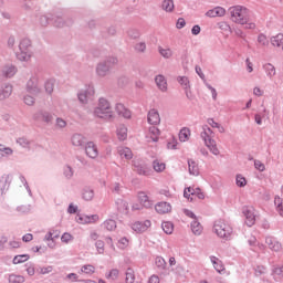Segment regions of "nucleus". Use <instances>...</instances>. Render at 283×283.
I'll return each mask as SVG.
<instances>
[{
	"label": "nucleus",
	"mask_w": 283,
	"mask_h": 283,
	"mask_svg": "<svg viewBox=\"0 0 283 283\" xmlns=\"http://www.w3.org/2000/svg\"><path fill=\"white\" fill-rule=\"evenodd\" d=\"M229 14L232 23L243 25L245 30H255L258 28L255 20H253V12L244 6L230 7Z\"/></svg>",
	"instance_id": "f257e3e1"
},
{
	"label": "nucleus",
	"mask_w": 283,
	"mask_h": 283,
	"mask_svg": "<svg viewBox=\"0 0 283 283\" xmlns=\"http://www.w3.org/2000/svg\"><path fill=\"white\" fill-rule=\"evenodd\" d=\"M213 231L218 238L223 240H229L233 235V227L224 219H219L214 222Z\"/></svg>",
	"instance_id": "f03ea898"
},
{
	"label": "nucleus",
	"mask_w": 283,
	"mask_h": 283,
	"mask_svg": "<svg viewBox=\"0 0 283 283\" xmlns=\"http://www.w3.org/2000/svg\"><path fill=\"white\" fill-rule=\"evenodd\" d=\"M94 116L97 118H104V120H109L114 118V111H112V105L105 98H101L98 105L94 111Z\"/></svg>",
	"instance_id": "7ed1b4c3"
},
{
	"label": "nucleus",
	"mask_w": 283,
	"mask_h": 283,
	"mask_svg": "<svg viewBox=\"0 0 283 283\" xmlns=\"http://www.w3.org/2000/svg\"><path fill=\"white\" fill-rule=\"evenodd\" d=\"M19 52H17V59L19 61H30L32 59V45L29 39H23L19 45Z\"/></svg>",
	"instance_id": "20e7f679"
},
{
	"label": "nucleus",
	"mask_w": 283,
	"mask_h": 283,
	"mask_svg": "<svg viewBox=\"0 0 283 283\" xmlns=\"http://www.w3.org/2000/svg\"><path fill=\"white\" fill-rule=\"evenodd\" d=\"M137 200L139 205H133V211H140L143 207H145L146 209H149V207L154 205L151 199H149V196L143 191L137 193Z\"/></svg>",
	"instance_id": "39448f33"
},
{
	"label": "nucleus",
	"mask_w": 283,
	"mask_h": 283,
	"mask_svg": "<svg viewBox=\"0 0 283 283\" xmlns=\"http://www.w3.org/2000/svg\"><path fill=\"white\" fill-rule=\"evenodd\" d=\"M242 213L245 218V224L248 227H253V224H255V220L258 218V214H255V208L253 206H247L243 208Z\"/></svg>",
	"instance_id": "423d86ee"
},
{
	"label": "nucleus",
	"mask_w": 283,
	"mask_h": 283,
	"mask_svg": "<svg viewBox=\"0 0 283 283\" xmlns=\"http://www.w3.org/2000/svg\"><path fill=\"white\" fill-rule=\"evenodd\" d=\"M185 198L188 200H193V198H199V200H205V192L200 188H187L184 191Z\"/></svg>",
	"instance_id": "0eeeda50"
},
{
	"label": "nucleus",
	"mask_w": 283,
	"mask_h": 283,
	"mask_svg": "<svg viewBox=\"0 0 283 283\" xmlns=\"http://www.w3.org/2000/svg\"><path fill=\"white\" fill-rule=\"evenodd\" d=\"M99 220H101V217H98V214H92V216L77 214L76 217V222H78V224H94Z\"/></svg>",
	"instance_id": "6e6552de"
},
{
	"label": "nucleus",
	"mask_w": 283,
	"mask_h": 283,
	"mask_svg": "<svg viewBox=\"0 0 283 283\" xmlns=\"http://www.w3.org/2000/svg\"><path fill=\"white\" fill-rule=\"evenodd\" d=\"M150 227H151V221H149V220L135 221L132 224V229H133V231H135V233H145V231L150 229Z\"/></svg>",
	"instance_id": "1a4fd4ad"
},
{
	"label": "nucleus",
	"mask_w": 283,
	"mask_h": 283,
	"mask_svg": "<svg viewBox=\"0 0 283 283\" xmlns=\"http://www.w3.org/2000/svg\"><path fill=\"white\" fill-rule=\"evenodd\" d=\"M84 151L88 158H98V146L94 142H88L84 146Z\"/></svg>",
	"instance_id": "9d476101"
},
{
	"label": "nucleus",
	"mask_w": 283,
	"mask_h": 283,
	"mask_svg": "<svg viewBox=\"0 0 283 283\" xmlns=\"http://www.w3.org/2000/svg\"><path fill=\"white\" fill-rule=\"evenodd\" d=\"M227 14V9L223 7H214L206 12V17L209 19H216V17H224Z\"/></svg>",
	"instance_id": "9b49d317"
},
{
	"label": "nucleus",
	"mask_w": 283,
	"mask_h": 283,
	"mask_svg": "<svg viewBox=\"0 0 283 283\" xmlns=\"http://www.w3.org/2000/svg\"><path fill=\"white\" fill-rule=\"evenodd\" d=\"M265 243L268 244L269 249H271V251H282V243H280V241L273 237H268L265 239Z\"/></svg>",
	"instance_id": "f8f14e48"
},
{
	"label": "nucleus",
	"mask_w": 283,
	"mask_h": 283,
	"mask_svg": "<svg viewBox=\"0 0 283 283\" xmlns=\"http://www.w3.org/2000/svg\"><path fill=\"white\" fill-rule=\"evenodd\" d=\"M155 210L157 211V213H171V203L169 202H159L155 206Z\"/></svg>",
	"instance_id": "ddd939ff"
},
{
	"label": "nucleus",
	"mask_w": 283,
	"mask_h": 283,
	"mask_svg": "<svg viewBox=\"0 0 283 283\" xmlns=\"http://www.w3.org/2000/svg\"><path fill=\"white\" fill-rule=\"evenodd\" d=\"M159 136H160V130L158 129V127L153 126L148 129V133H147L148 143H150V140L153 143H157Z\"/></svg>",
	"instance_id": "4468645a"
},
{
	"label": "nucleus",
	"mask_w": 283,
	"mask_h": 283,
	"mask_svg": "<svg viewBox=\"0 0 283 283\" xmlns=\"http://www.w3.org/2000/svg\"><path fill=\"white\" fill-rule=\"evenodd\" d=\"M148 123L150 125H160V114H158V111H156V109L149 111Z\"/></svg>",
	"instance_id": "2eb2a0df"
},
{
	"label": "nucleus",
	"mask_w": 283,
	"mask_h": 283,
	"mask_svg": "<svg viewBox=\"0 0 283 283\" xmlns=\"http://www.w3.org/2000/svg\"><path fill=\"white\" fill-rule=\"evenodd\" d=\"M118 155L120 158H125V160H132V158H134V153L128 147H119Z\"/></svg>",
	"instance_id": "dca6fc26"
},
{
	"label": "nucleus",
	"mask_w": 283,
	"mask_h": 283,
	"mask_svg": "<svg viewBox=\"0 0 283 283\" xmlns=\"http://www.w3.org/2000/svg\"><path fill=\"white\" fill-rule=\"evenodd\" d=\"M116 112L118 116H122V118H132V112L127 109L123 104L116 105Z\"/></svg>",
	"instance_id": "f3484780"
},
{
	"label": "nucleus",
	"mask_w": 283,
	"mask_h": 283,
	"mask_svg": "<svg viewBox=\"0 0 283 283\" xmlns=\"http://www.w3.org/2000/svg\"><path fill=\"white\" fill-rule=\"evenodd\" d=\"M270 43H271V45H273V48H281V50L283 51V34L279 33V34L272 36L270 39Z\"/></svg>",
	"instance_id": "a211bd4d"
},
{
	"label": "nucleus",
	"mask_w": 283,
	"mask_h": 283,
	"mask_svg": "<svg viewBox=\"0 0 283 283\" xmlns=\"http://www.w3.org/2000/svg\"><path fill=\"white\" fill-rule=\"evenodd\" d=\"M115 205L119 213H127L129 211V203L123 199H118Z\"/></svg>",
	"instance_id": "6ab92c4d"
},
{
	"label": "nucleus",
	"mask_w": 283,
	"mask_h": 283,
	"mask_svg": "<svg viewBox=\"0 0 283 283\" xmlns=\"http://www.w3.org/2000/svg\"><path fill=\"white\" fill-rule=\"evenodd\" d=\"M155 83L161 92H167V80L165 78V76L157 75L155 77Z\"/></svg>",
	"instance_id": "aec40b11"
},
{
	"label": "nucleus",
	"mask_w": 283,
	"mask_h": 283,
	"mask_svg": "<svg viewBox=\"0 0 283 283\" xmlns=\"http://www.w3.org/2000/svg\"><path fill=\"white\" fill-rule=\"evenodd\" d=\"M28 94H39V83L36 80H30L27 84Z\"/></svg>",
	"instance_id": "412c9836"
},
{
	"label": "nucleus",
	"mask_w": 283,
	"mask_h": 283,
	"mask_svg": "<svg viewBox=\"0 0 283 283\" xmlns=\"http://www.w3.org/2000/svg\"><path fill=\"white\" fill-rule=\"evenodd\" d=\"M71 143L73 147H82L85 143V137H83L81 134H75L72 136Z\"/></svg>",
	"instance_id": "4be33fe9"
},
{
	"label": "nucleus",
	"mask_w": 283,
	"mask_h": 283,
	"mask_svg": "<svg viewBox=\"0 0 283 283\" xmlns=\"http://www.w3.org/2000/svg\"><path fill=\"white\" fill-rule=\"evenodd\" d=\"M191 138V129L184 127L179 132V140L180 143H187Z\"/></svg>",
	"instance_id": "5701e85b"
},
{
	"label": "nucleus",
	"mask_w": 283,
	"mask_h": 283,
	"mask_svg": "<svg viewBox=\"0 0 283 283\" xmlns=\"http://www.w3.org/2000/svg\"><path fill=\"white\" fill-rule=\"evenodd\" d=\"M153 169L157 174H163V171H165L167 169V164L163 163L161 160L156 159L153 161Z\"/></svg>",
	"instance_id": "b1692460"
},
{
	"label": "nucleus",
	"mask_w": 283,
	"mask_h": 283,
	"mask_svg": "<svg viewBox=\"0 0 283 283\" xmlns=\"http://www.w3.org/2000/svg\"><path fill=\"white\" fill-rule=\"evenodd\" d=\"M263 70L268 76V78H273L276 74L275 66L271 63L263 64Z\"/></svg>",
	"instance_id": "393cba45"
},
{
	"label": "nucleus",
	"mask_w": 283,
	"mask_h": 283,
	"mask_svg": "<svg viewBox=\"0 0 283 283\" xmlns=\"http://www.w3.org/2000/svg\"><path fill=\"white\" fill-rule=\"evenodd\" d=\"M188 169L191 176H199L200 174V168H198V164L193 159L188 160Z\"/></svg>",
	"instance_id": "a878e982"
},
{
	"label": "nucleus",
	"mask_w": 283,
	"mask_h": 283,
	"mask_svg": "<svg viewBox=\"0 0 283 283\" xmlns=\"http://www.w3.org/2000/svg\"><path fill=\"white\" fill-rule=\"evenodd\" d=\"M206 143V147H208V149L214 155V156H219L220 155V150L218 149V145L216 144V140L213 139H208Z\"/></svg>",
	"instance_id": "bb28decb"
},
{
	"label": "nucleus",
	"mask_w": 283,
	"mask_h": 283,
	"mask_svg": "<svg viewBox=\"0 0 283 283\" xmlns=\"http://www.w3.org/2000/svg\"><path fill=\"white\" fill-rule=\"evenodd\" d=\"M190 227H191V231L195 235H201L202 234L203 228H202V224L199 223L198 219L193 220L191 222Z\"/></svg>",
	"instance_id": "cd10ccee"
},
{
	"label": "nucleus",
	"mask_w": 283,
	"mask_h": 283,
	"mask_svg": "<svg viewBox=\"0 0 283 283\" xmlns=\"http://www.w3.org/2000/svg\"><path fill=\"white\" fill-rule=\"evenodd\" d=\"M210 260L218 273L224 272V264H222V261L220 259L211 256Z\"/></svg>",
	"instance_id": "c85d7f7f"
},
{
	"label": "nucleus",
	"mask_w": 283,
	"mask_h": 283,
	"mask_svg": "<svg viewBox=\"0 0 283 283\" xmlns=\"http://www.w3.org/2000/svg\"><path fill=\"white\" fill-rule=\"evenodd\" d=\"M92 96H94V88H90L88 92L80 93L78 101L81 103H87V101H90V98H92Z\"/></svg>",
	"instance_id": "c756f323"
},
{
	"label": "nucleus",
	"mask_w": 283,
	"mask_h": 283,
	"mask_svg": "<svg viewBox=\"0 0 283 283\" xmlns=\"http://www.w3.org/2000/svg\"><path fill=\"white\" fill-rule=\"evenodd\" d=\"M82 198L83 200H86V202H90L94 200V190L92 188H84L82 190Z\"/></svg>",
	"instance_id": "7c9ffc66"
},
{
	"label": "nucleus",
	"mask_w": 283,
	"mask_h": 283,
	"mask_svg": "<svg viewBox=\"0 0 283 283\" xmlns=\"http://www.w3.org/2000/svg\"><path fill=\"white\" fill-rule=\"evenodd\" d=\"M158 52L164 59H171L174 56V51L169 48L159 46Z\"/></svg>",
	"instance_id": "2f4dec72"
},
{
	"label": "nucleus",
	"mask_w": 283,
	"mask_h": 283,
	"mask_svg": "<svg viewBox=\"0 0 283 283\" xmlns=\"http://www.w3.org/2000/svg\"><path fill=\"white\" fill-rule=\"evenodd\" d=\"M125 282L126 283H134L136 282V274L132 268H128L125 273Z\"/></svg>",
	"instance_id": "473e14b6"
},
{
	"label": "nucleus",
	"mask_w": 283,
	"mask_h": 283,
	"mask_svg": "<svg viewBox=\"0 0 283 283\" xmlns=\"http://www.w3.org/2000/svg\"><path fill=\"white\" fill-rule=\"evenodd\" d=\"M117 138L118 140H127V127H125V125L118 126Z\"/></svg>",
	"instance_id": "72a5a7b5"
},
{
	"label": "nucleus",
	"mask_w": 283,
	"mask_h": 283,
	"mask_svg": "<svg viewBox=\"0 0 283 283\" xmlns=\"http://www.w3.org/2000/svg\"><path fill=\"white\" fill-rule=\"evenodd\" d=\"M12 94V86L6 85L3 88H0V101H4Z\"/></svg>",
	"instance_id": "f704fd0d"
},
{
	"label": "nucleus",
	"mask_w": 283,
	"mask_h": 283,
	"mask_svg": "<svg viewBox=\"0 0 283 283\" xmlns=\"http://www.w3.org/2000/svg\"><path fill=\"white\" fill-rule=\"evenodd\" d=\"M274 205L276 207V211L281 218H283V200L280 197L274 198Z\"/></svg>",
	"instance_id": "c9c22d12"
},
{
	"label": "nucleus",
	"mask_w": 283,
	"mask_h": 283,
	"mask_svg": "<svg viewBox=\"0 0 283 283\" xmlns=\"http://www.w3.org/2000/svg\"><path fill=\"white\" fill-rule=\"evenodd\" d=\"M161 8L165 10V12H171L175 8L174 0H164Z\"/></svg>",
	"instance_id": "e433bc0d"
},
{
	"label": "nucleus",
	"mask_w": 283,
	"mask_h": 283,
	"mask_svg": "<svg viewBox=\"0 0 283 283\" xmlns=\"http://www.w3.org/2000/svg\"><path fill=\"white\" fill-rule=\"evenodd\" d=\"M163 231L167 233V235H171L174 233V223L166 221L161 223Z\"/></svg>",
	"instance_id": "4c0bfd02"
},
{
	"label": "nucleus",
	"mask_w": 283,
	"mask_h": 283,
	"mask_svg": "<svg viewBox=\"0 0 283 283\" xmlns=\"http://www.w3.org/2000/svg\"><path fill=\"white\" fill-rule=\"evenodd\" d=\"M155 264L157 269H160L161 271H165L167 269V261L163 256H157L155 259Z\"/></svg>",
	"instance_id": "58836bf2"
},
{
	"label": "nucleus",
	"mask_w": 283,
	"mask_h": 283,
	"mask_svg": "<svg viewBox=\"0 0 283 283\" xmlns=\"http://www.w3.org/2000/svg\"><path fill=\"white\" fill-rule=\"evenodd\" d=\"M30 260V255L20 254L13 258V264H23V262H28Z\"/></svg>",
	"instance_id": "ea45409f"
},
{
	"label": "nucleus",
	"mask_w": 283,
	"mask_h": 283,
	"mask_svg": "<svg viewBox=\"0 0 283 283\" xmlns=\"http://www.w3.org/2000/svg\"><path fill=\"white\" fill-rule=\"evenodd\" d=\"M120 275V271L118 269H112L107 274H106V280H118Z\"/></svg>",
	"instance_id": "a19ab883"
},
{
	"label": "nucleus",
	"mask_w": 283,
	"mask_h": 283,
	"mask_svg": "<svg viewBox=\"0 0 283 283\" xmlns=\"http://www.w3.org/2000/svg\"><path fill=\"white\" fill-rule=\"evenodd\" d=\"M212 134L213 132L211 130V128L205 126L203 132L201 133V138L205 140V143H207L209 139H211Z\"/></svg>",
	"instance_id": "79ce46f5"
},
{
	"label": "nucleus",
	"mask_w": 283,
	"mask_h": 283,
	"mask_svg": "<svg viewBox=\"0 0 283 283\" xmlns=\"http://www.w3.org/2000/svg\"><path fill=\"white\" fill-rule=\"evenodd\" d=\"M103 224L104 229H107V231H114V229H116V221L113 219H107Z\"/></svg>",
	"instance_id": "37998d69"
},
{
	"label": "nucleus",
	"mask_w": 283,
	"mask_h": 283,
	"mask_svg": "<svg viewBox=\"0 0 283 283\" xmlns=\"http://www.w3.org/2000/svg\"><path fill=\"white\" fill-rule=\"evenodd\" d=\"M25 279L21 275L11 274L9 276V283H24Z\"/></svg>",
	"instance_id": "c03bdc74"
},
{
	"label": "nucleus",
	"mask_w": 283,
	"mask_h": 283,
	"mask_svg": "<svg viewBox=\"0 0 283 283\" xmlns=\"http://www.w3.org/2000/svg\"><path fill=\"white\" fill-rule=\"evenodd\" d=\"M178 83L184 87V90H189V78L187 76H180L177 78Z\"/></svg>",
	"instance_id": "a18cd8bd"
},
{
	"label": "nucleus",
	"mask_w": 283,
	"mask_h": 283,
	"mask_svg": "<svg viewBox=\"0 0 283 283\" xmlns=\"http://www.w3.org/2000/svg\"><path fill=\"white\" fill-rule=\"evenodd\" d=\"M208 125H210V127L218 129L220 132V134H224V127H222L220 124H218V122H216L213 119H208Z\"/></svg>",
	"instance_id": "49530a36"
},
{
	"label": "nucleus",
	"mask_w": 283,
	"mask_h": 283,
	"mask_svg": "<svg viewBox=\"0 0 283 283\" xmlns=\"http://www.w3.org/2000/svg\"><path fill=\"white\" fill-rule=\"evenodd\" d=\"M96 271V268L94 265H84L81 269L82 273H86V275H92Z\"/></svg>",
	"instance_id": "de8ad7c7"
},
{
	"label": "nucleus",
	"mask_w": 283,
	"mask_h": 283,
	"mask_svg": "<svg viewBox=\"0 0 283 283\" xmlns=\"http://www.w3.org/2000/svg\"><path fill=\"white\" fill-rule=\"evenodd\" d=\"M258 43L259 45L266 48V45H269V39L266 38V35L261 33L258 35Z\"/></svg>",
	"instance_id": "09e8293b"
},
{
	"label": "nucleus",
	"mask_w": 283,
	"mask_h": 283,
	"mask_svg": "<svg viewBox=\"0 0 283 283\" xmlns=\"http://www.w3.org/2000/svg\"><path fill=\"white\" fill-rule=\"evenodd\" d=\"M109 71V66L107 64H99L97 66V74L99 76H105V73Z\"/></svg>",
	"instance_id": "8fccbe9b"
},
{
	"label": "nucleus",
	"mask_w": 283,
	"mask_h": 283,
	"mask_svg": "<svg viewBox=\"0 0 283 283\" xmlns=\"http://www.w3.org/2000/svg\"><path fill=\"white\" fill-rule=\"evenodd\" d=\"M52 271H54V266L49 265V266H43L39 269V273L41 275H48L49 273H52Z\"/></svg>",
	"instance_id": "3c124183"
},
{
	"label": "nucleus",
	"mask_w": 283,
	"mask_h": 283,
	"mask_svg": "<svg viewBox=\"0 0 283 283\" xmlns=\"http://www.w3.org/2000/svg\"><path fill=\"white\" fill-rule=\"evenodd\" d=\"M129 247V239L127 238H122L119 241H118V248L119 249H127Z\"/></svg>",
	"instance_id": "603ef678"
},
{
	"label": "nucleus",
	"mask_w": 283,
	"mask_h": 283,
	"mask_svg": "<svg viewBox=\"0 0 283 283\" xmlns=\"http://www.w3.org/2000/svg\"><path fill=\"white\" fill-rule=\"evenodd\" d=\"M44 87H45V92H46L48 94H52V92H54V82L48 81V82L45 83Z\"/></svg>",
	"instance_id": "864d4df0"
},
{
	"label": "nucleus",
	"mask_w": 283,
	"mask_h": 283,
	"mask_svg": "<svg viewBox=\"0 0 283 283\" xmlns=\"http://www.w3.org/2000/svg\"><path fill=\"white\" fill-rule=\"evenodd\" d=\"M135 171L139 174V176H148L149 175V169L147 167H136Z\"/></svg>",
	"instance_id": "5fc2aeb1"
},
{
	"label": "nucleus",
	"mask_w": 283,
	"mask_h": 283,
	"mask_svg": "<svg viewBox=\"0 0 283 283\" xmlns=\"http://www.w3.org/2000/svg\"><path fill=\"white\" fill-rule=\"evenodd\" d=\"M237 185L238 187H247V178L242 177L241 175H238Z\"/></svg>",
	"instance_id": "6e6d98bb"
},
{
	"label": "nucleus",
	"mask_w": 283,
	"mask_h": 283,
	"mask_svg": "<svg viewBox=\"0 0 283 283\" xmlns=\"http://www.w3.org/2000/svg\"><path fill=\"white\" fill-rule=\"evenodd\" d=\"M74 240V237H72V234L65 232L62 237H61V241L65 242V244H67V242H72Z\"/></svg>",
	"instance_id": "4d7b16f0"
},
{
	"label": "nucleus",
	"mask_w": 283,
	"mask_h": 283,
	"mask_svg": "<svg viewBox=\"0 0 283 283\" xmlns=\"http://www.w3.org/2000/svg\"><path fill=\"white\" fill-rule=\"evenodd\" d=\"M64 176L66 178H72L74 176V170L70 166L64 167Z\"/></svg>",
	"instance_id": "13d9d810"
},
{
	"label": "nucleus",
	"mask_w": 283,
	"mask_h": 283,
	"mask_svg": "<svg viewBox=\"0 0 283 283\" xmlns=\"http://www.w3.org/2000/svg\"><path fill=\"white\" fill-rule=\"evenodd\" d=\"M6 76L9 78L17 74V69L14 66H10L8 70L4 71Z\"/></svg>",
	"instance_id": "bf43d9fd"
},
{
	"label": "nucleus",
	"mask_w": 283,
	"mask_h": 283,
	"mask_svg": "<svg viewBox=\"0 0 283 283\" xmlns=\"http://www.w3.org/2000/svg\"><path fill=\"white\" fill-rule=\"evenodd\" d=\"M254 167L258 169V171H264V169H266L264 164L260 160H254Z\"/></svg>",
	"instance_id": "052dcab7"
},
{
	"label": "nucleus",
	"mask_w": 283,
	"mask_h": 283,
	"mask_svg": "<svg viewBox=\"0 0 283 283\" xmlns=\"http://www.w3.org/2000/svg\"><path fill=\"white\" fill-rule=\"evenodd\" d=\"M185 25H187V21H185L184 18H179L177 20L176 28L178 30H182V28H185Z\"/></svg>",
	"instance_id": "680f3d73"
},
{
	"label": "nucleus",
	"mask_w": 283,
	"mask_h": 283,
	"mask_svg": "<svg viewBox=\"0 0 283 283\" xmlns=\"http://www.w3.org/2000/svg\"><path fill=\"white\" fill-rule=\"evenodd\" d=\"M24 103H25V105H33L34 104V97L32 95H25L24 96Z\"/></svg>",
	"instance_id": "e2e57ef3"
},
{
	"label": "nucleus",
	"mask_w": 283,
	"mask_h": 283,
	"mask_svg": "<svg viewBox=\"0 0 283 283\" xmlns=\"http://www.w3.org/2000/svg\"><path fill=\"white\" fill-rule=\"evenodd\" d=\"M17 143L18 145H21V147H28L30 145V142L25 138H19Z\"/></svg>",
	"instance_id": "0e129e2a"
},
{
	"label": "nucleus",
	"mask_w": 283,
	"mask_h": 283,
	"mask_svg": "<svg viewBox=\"0 0 283 283\" xmlns=\"http://www.w3.org/2000/svg\"><path fill=\"white\" fill-rule=\"evenodd\" d=\"M146 48L147 45H145V43L139 42L136 44L135 50H137V52H145Z\"/></svg>",
	"instance_id": "69168bd1"
},
{
	"label": "nucleus",
	"mask_w": 283,
	"mask_h": 283,
	"mask_svg": "<svg viewBox=\"0 0 283 283\" xmlns=\"http://www.w3.org/2000/svg\"><path fill=\"white\" fill-rule=\"evenodd\" d=\"M67 126V122H65L63 118L56 119V127L63 128Z\"/></svg>",
	"instance_id": "338daca9"
},
{
	"label": "nucleus",
	"mask_w": 283,
	"mask_h": 283,
	"mask_svg": "<svg viewBox=\"0 0 283 283\" xmlns=\"http://www.w3.org/2000/svg\"><path fill=\"white\" fill-rule=\"evenodd\" d=\"M148 283H160V277L156 274H153L149 279H148Z\"/></svg>",
	"instance_id": "774afa93"
}]
</instances>
